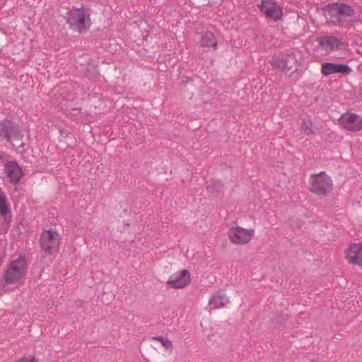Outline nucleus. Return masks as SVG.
<instances>
[{"mask_svg":"<svg viewBox=\"0 0 362 362\" xmlns=\"http://www.w3.org/2000/svg\"><path fill=\"white\" fill-rule=\"evenodd\" d=\"M67 23L72 29L79 33L86 32L91 23L88 10L72 8L68 13Z\"/></svg>","mask_w":362,"mask_h":362,"instance_id":"nucleus-1","label":"nucleus"},{"mask_svg":"<svg viewBox=\"0 0 362 362\" xmlns=\"http://www.w3.org/2000/svg\"><path fill=\"white\" fill-rule=\"evenodd\" d=\"M309 189L311 192L325 196L332 190V180L325 172L313 174Z\"/></svg>","mask_w":362,"mask_h":362,"instance_id":"nucleus-2","label":"nucleus"},{"mask_svg":"<svg viewBox=\"0 0 362 362\" xmlns=\"http://www.w3.org/2000/svg\"><path fill=\"white\" fill-rule=\"evenodd\" d=\"M27 262L25 257H19L11 262L4 274L8 284H14L23 278L26 269Z\"/></svg>","mask_w":362,"mask_h":362,"instance_id":"nucleus-3","label":"nucleus"},{"mask_svg":"<svg viewBox=\"0 0 362 362\" xmlns=\"http://www.w3.org/2000/svg\"><path fill=\"white\" fill-rule=\"evenodd\" d=\"M270 63L274 69L279 71H288L300 65L293 52L274 56Z\"/></svg>","mask_w":362,"mask_h":362,"instance_id":"nucleus-4","label":"nucleus"},{"mask_svg":"<svg viewBox=\"0 0 362 362\" xmlns=\"http://www.w3.org/2000/svg\"><path fill=\"white\" fill-rule=\"evenodd\" d=\"M40 244L42 250L47 255L57 252L59 244V235L57 231L51 229L42 231Z\"/></svg>","mask_w":362,"mask_h":362,"instance_id":"nucleus-5","label":"nucleus"},{"mask_svg":"<svg viewBox=\"0 0 362 362\" xmlns=\"http://www.w3.org/2000/svg\"><path fill=\"white\" fill-rule=\"evenodd\" d=\"M258 7L267 18L271 19L274 22L281 20L283 16V9L276 1L263 0Z\"/></svg>","mask_w":362,"mask_h":362,"instance_id":"nucleus-6","label":"nucleus"},{"mask_svg":"<svg viewBox=\"0 0 362 362\" xmlns=\"http://www.w3.org/2000/svg\"><path fill=\"white\" fill-rule=\"evenodd\" d=\"M254 233L253 229H245L238 226L230 229L229 238L236 245H245L251 240Z\"/></svg>","mask_w":362,"mask_h":362,"instance_id":"nucleus-7","label":"nucleus"},{"mask_svg":"<svg viewBox=\"0 0 362 362\" xmlns=\"http://www.w3.org/2000/svg\"><path fill=\"white\" fill-rule=\"evenodd\" d=\"M339 124L349 132L362 129V117L354 113H345L339 119Z\"/></svg>","mask_w":362,"mask_h":362,"instance_id":"nucleus-8","label":"nucleus"},{"mask_svg":"<svg viewBox=\"0 0 362 362\" xmlns=\"http://www.w3.org/2000/svg\"><path fill=\"white\" fill-rule=\"evenodd\" d=\"M190 279L188 270L183 269L173 274L167 281V284L173 288H182L189 284Z\"/></svg>","mask_w":362,"mask_h":362,"instance_id":"nucleus-9","label":"nucleus"},{"mask_svg":"<svg viewBox=\"0 0 362 362\" xmlns=\"http://www.w3.org/2000/svg\"><path fill=\"white\" fill-rule=\"evenodd\" d=\"M0 135L5 137L8 141L20 140L23 136L20 129L8 120L3 121L1 124Z\"/></svg>","mask_w":362,"mask_h":362,"instance_id":"nucleus-10","label":"nucleus"},{"mask_svg":"<svg viewBox=\"0 0 362 362\" xmlns=\"http://www.w3.org/2000/svg\"><path fill=\"white\" fill-rule=\"evenodd\" d=\"M352 69L347 64L324 62L321 64V73L323 76H329L334 74L348 75Z\"/></svg>","mask_w":362,"mask_h":362,"instance_id":"nucleus-11","label":"nucleus"},{"mask_svg":"<svg viewBox=\"0 0 362 362\" xmlns=\"http://www.w3.org/2000/svg\"><path fill=\"white\" fill-rule=\"evenodd\" d=\"M349 263L362 267V244H353L345 250Z\"/></svg>","mask_w":362,"mask_h":362,"instance_id":"nucleus-12","label":"nucleus"},{"mask_svg":"<svg viewBox=\"0 0 362 362\" xmlns=\"http://www.w3.org/2000/svg\"><path fill=\"white\" fill-rule=\"evenodd\" d=\"M329 11L332 16H337L339 18L351 17L355 14L354 9L349 5L342 3H334L329 5Z\"/></svg>","mask_w":362,"mask_h":362,"instance_id":"nucleus-13","label":"nucleus"},{"mask_svg":"<svg viewBox=\"0 0 362 362\" xmlns=\"http://www.w3.org/2000/svg\"><path fill=\"white\" fill-rule=\"evenodd\" d=\"M6 171L10 182L13 185L18 183L23 175L21 168L16 161H8L6 164Z\"/></svg>","mask_w":362,"mask_h":362,"instance_id":"nucleus-14","label":"nucleus"},{"mask_svg":"<svg viewBox=\"0 0 362 362\" xmlns=\"http://www.w3.org/2000/svg\"><path fill=\"white\" fill-rule=\"evenodd\" d=\"M319 44L320 47L330 50L338 49L343 45L342 40L341 38L327 35L322 37Z\"/></svg>","mask_w":362,"mask_h":362,"instance_id":"nucleus-15","label":"nucleus"},{"mask_svg":"<svg viewBox=\"0 0 362 362\" xmlns=\"http://www.w3.org/2000/svg\"><path fill=\"white\" fill-rule=\"evenodd\" d=\"M199 35L200 36L199 43L202 47L216 48L217 41L211 32L206 31L199 34Z\"/></svg>","mask_w":362,"mask_h":362,"instance_id":"nucleus-16","label":"nucleus"},{"mask_svg":"<svg viewBox=\"0 0 362 362\" xmlns=\"http://www.w3.org/2000/svg\"><path fill=\"white\" fill-rule=\"evenodd\" d=\"M226 303V295L223 291H218L209 300V306L211 309L222 308Z\"/></svg>","mask_w":362,"mask_h":362,"instance_id":"nucleus-17","label":"nucleus"},{"mask_svg":"<svg viewBox=\"0 0 362 362\" xmlns=\"http://www.w3.org/2000/svg\"><path fill=\"white\" fill-rule=\"evenodd\" d=\"M8 206L5 194L0 189V215L5 216L8 213Z\"/></svg>","mask_w":362,"mask_h":362,"instance_id":"nucleus-18","label":"nucleus"},{"mask_svg":"<svg viewBox=\"0 0 362 362\" xmlns=\"http://www.w3.org/2000/svg\"><path fill=\"white\" fill-rule=\"evenodd\" d=\"M300 127L306 135H310L314 133L313 129V122L310 119L308 121H303L301 123Z\"/></svg>","mask_w":362,"mask_h":362,"instance_id":"nucleus-19","label":"nucleus"},{"mask_svg":"<svg viewBox=\"0 0 362 362\" xmlns=\"http://www.w3.org/2000/svg\"><path fill=\"white\" fill-rule=\"evenodd\" d=\"M151 340H156L161 343V344L166 348L167 349H171L173 347L172 342L167 338L158 336V337H153Z\"/></svg>","mask_w":362,"mask_h":362,"instance_id":"nucleus-20","label":"nucleus"},{"mask_svg":"<svg viewBox=\"0 0 362 362\" xmlns=\"http://www.w3.org/2000/svg\"><path fill=\"white\" fill-rule=\"evenodd\" d=\"M16 362H38L34 357H25L22 358Z\"/></svg>","mask_w":362,"mask_h":362,"instance_id":"nucleus-21","label":"nucleus"}]
</instances>
